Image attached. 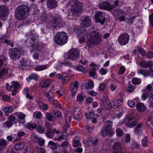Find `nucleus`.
<instances>
[{
  "instance_id": "nucleus-1",
  "label": "nucleus",
  "mask_w": 153,
  "mask_h": 153,
  "mask_svg": "<svg viewBox=\"0 0 153 153\" xmlns=\"http://www.w3.org/2000/svg\"><path fill=\"white\" fill-rule=\"evenodd\" d=\"M66 5L73 16H77L82 9L81 3L77 0H70Z\"/></svg>"
},
{
  "instance_id": "nucleus-2",
  "label": "nucleus",
  "mask_w": 153,
  "mask_h": 153,
  "mask_svg": "<svg viewBox=\"0 0 153 153\" xmlns=\"http://www.w3.org/2000/svg\"><path fill=\"white\" fill-rule=\"evenodd\" d=\"M29 14V10L28 7L25 6L19 7L15 11V16L19 20L25 19Z\"/></svg>"
},
{
  "instance_id": "nucleus-3",
  "label": "nucleus",
  "mask_w": 153,
  "mask_h": 153,
  "mask_svg": "<svg viewBox=\"0 0 153 153\" xmlns=\"http://www.w3.org/2000/svg\"><path fill=\"white\" fill-rule=\"evenodd\" d=\"M91 37L88 39L87 45L89 48L93 47L97 44L100 43L102 40L100 34L96 31L92 32L90 33Z\"/></svg>"
},
{
  "instance_id": "nucleus-4",
  "label": "nucleus",
  "mask_w": 153,
  "mask_h": 153,
  "mask_svg": "<svg viewBox=\"0 0 153 153\" xmlns=\"http://www.w3.org/2000/svg\"><path fill=\"white\" fill-rule=\"evenodd\" d=\"M62 26V20L60 16H53L51 20L46 25L47 28L53 30L58 29Z\"/></svg>"
},
{
  "instance_id": "nucleus-5",
  "label": "nucleus",
  "mask_w": 153,
  "mask_h": 153,
  "mask_svg": "<svg viewBox=\"0 0 153 153\" xmlns=\"http://www.w3.org/2000/svg\"><path fill=\"white\" fill-rule=\"evenodd\" d=\"M68 37L67 33L65 32H58L55 37V41L56 43L59 45H64L68 40Z\"/></svg>"
},
{
  "instance_id": "nucleus-6",
  "label": "nucleus",
  "mask_w": 153,
  "mask_h": 153,
  "mask_svg": "<svg viewBox=\"0 0 153 153\" xmlns=\"http://www.w3.org/2000/svg\"><path fill=\"white\" fill-rule=\"evenodd\" d=\"M112 126V123L111 121H106L100 131V134L102 136L111 134L113 133Z\"/></svg>"
},
{
  "instance_id": "nucleus-7",
  "label": "nucleus",
  "mask_w": 153,
  "mask_h": 153,
  "mask_svg": "<svg viewBox=\"0 0 153 153\" xmlns=\"http://www.w3.org/2000/svg\"><path fill=\"white\" fill-rule=\"evenodd\" d=\"M79 55V51L76 49H73L70 50L69 52L65 55V57L72 60H74L77 59Z\"/></svg>"
},
{
  "instance_id": "nucleus-8",
  "label": "nucleus",
  "mask_w": 153,
  "mask_h": 153,
  "mask_svg": "<svg viewBox=\"0 0 153 153\" xmlns=\"http://www.w3.org/2000/svg\"><path fill=\"white\" fill-rule=\"evenodd\" d=\"M21 54V50L18 48H12L9 51L10 57L11 59H19L20 57Z\"/></svg>"
},
{
  "instance_id": "nucleus-9",
  "label": "nucleus",
  "mask_w": 153,
  "mask_h": 153,
  "mask_svg": "<svg viewBox=\"0 0 153 153\" xmlns=\"http://www.w3.org/2000/svg\"><path fill=\"white\" fill-rule=\"evenodd\" d=\"M105 13L101 11H97L95 15V22L100 23L102 25L104 24L106 20L105 17Z\"/></svg>"
},
{
  "instance_id": "nucleus-10",
  "label": "nucleus",
  "mask_w": 153,
  "mask_h": 153,
  "mask_svg": "<svg viewBox=\"0 0 153 153\" xmlns=\"http://www.w3.org/2000/svg\"><path fill=\"white\" fill-rule=\"evenodd\" d=\"M129 38V36L127 33H122L120 34L118 38V42L121 45H125L128 42Z\"/></svg>"
},
{
  "instance_id": "nucleus-11",
  "label": "nucleus",
  "mask_w": 153,
  "mask_h": 153,
  "mask_svg": "<svg viewBox=\"0 0 153 153\" xmlns=\"http://www.w3.org/2000/svg\"><path fill=\"white\" fill-rule=\"evenodd\" d=\"M81 25L84 27H88L91 24V20L88 16H83L81 18Z\"/></svg>"
},
{
  "instance_id": "nucleus-12",
  "label": "nucleus",
  "mask_w": 153,
  "mask_h": 153,
  "mask_svg": "<svg viewBox=\"0 0 153 153\" xmlns=\"http://www.w3.org/2000/svg\"><path fill=\"white\" fill-rule=\"evenodd\" d=\"M8 9L7 7L4 5L0 6V18L4 20L6 18V16L8 14Z\"/></svg>"
},
{
  "instance_id": "nucleus-13",
  "label": "nucleus",
  "mask_w": 153,
  "mask_h": 153,
  "mask_svg": "<svg viewBox=\"0 0 153 153\" xmlns=\"http://www.w3.org/2000/svg\"><path fill=\"white\" fill-rule=\"evenodd\" d=\"M125 120L126 122V126L130 128L134 127L137 123V122L134 120V117H128Z\"/></svg>"
},
{
  "instance_id": "nucleus-14",
  "label": "nucleus",
  "mask_w": 153,
  "mask_h": 153,
  "mask_svg": "<svg viewBox=\"0 0 153 153\" xmlns=\"http://www.w3.org/2000/svg\"><path fill=\"white\" fill-rule=\"evenodd\" d=\"M99 6L100 8L105 9L110 11L112 10V9L113 8L112 7H113L112 5L111 4L107 1L101 2L99 4Z\"/></svg>"
},
{
  "instance_id": "nucleus-15",
  "label": "nucleus",
  "mask_w": 153,
  "mask_h": 153,
  "mask_svg": "<svg viewBox=\"0 0 153 153\" xmlns=\"http://www.w3.org/2000/svg\"><path fill=\"white\" fill-rule=\"evenodd\" d=\"M65 125V126L63 127V133L59 137L54 138V141L57 140L59 141L65 138H66V139L67 140L68 136V135L67 133H66V132L67 131L68 128L69 126H68V125Z\"/></svg>"
},
{
  "instance_id": "nucleus-16",
  "label": "nucleus",
  "mask_w": 153,
  "mask_h": 153,
  "mask_svg": "<svg viewBox=\"0 0 153 153\" xmlns=\"http://www.w3.org/2000/svg\"><path fill=\"white\" fill-rule=\"evenodd\" d=\"M30 38H31L33 44V45H31V47H32V48L31 49L30 52H32L36 49L37 50L39 51L42 50V48H41V47L39 45L37 44L36 42H35V41H36V39H35L34 37L33 36H30Z\"/></svg>"
},
{
  "instance_id": "nucleus-17",
  "label": "nucleus",
  "mask_w": 153,
  "mask_h": 153,
  "mask_svg": "<svg viewBox=\"0 0 153 153\" xmlns=\"http://www.w3.org/2000/svg\"><path fill=\"white\" fill-rule=\"evenodd\" d=\"M11 85L10 88H13L12 90V95L14 96L16 94L14 92L16 93L17 92V90L20 88V85L16 81H13L11 82Z\"/></svg>"
},
{
  "instance_id": "nucleus-18",
  "label": "nucleus",
  "mask_w": 153,
  "mask_h": 153,
  "mask_svg": "<svg viewBox=\"0 0 153 153\" xmlns=\"http://www.w3.org/2000/svg\"><path fill=\"white\" fill-rule=\"evenodd\" d=\"M79 86V82L76 81L75 82H73L70 85V90L72 94L74 96L78 90L77 88Z\"/></svg>"
},
{
  "instance_id": "nucleus-19",
  "label": "nucleus",
  "mask_w": 153,
  "mask_h": 153,
  "mask_svg": "<svg viewBox=\"0 0 153 153\" xmlns=\"http://www.w3.org/2000/svg\"><path fill=\"white\" fill-rule=\"evenodd\" d=\"M140 65L141 67L143 68H149L150 69H152V67L153 66V62L150 61H143L140 62Z\"/></svg>"
},
{
  "instance_id": "nucleus-20",
  "label": "nucleus",
  "mask_w": 153,
  "mask_h": 153,
  "mask_svg": "<svg viewBox=\"0 0 153 153\" xmlns=\"http://www.w3.org/2000/svg\"><path fill=\"white\" fill-rule=\"evenodd\" d=\"M46 4L48 8L53 9L57 6V1L56 0H47Z\"/></svg>"
},
{
  "instance_id": "nucleus-21",
  "label": "nucleus",
  "mask_w": 153,
  "mask_h": 153,
  "mask_svg": "<svg viewBox=\"0 0 153 153\" xmlns=\"http://www.w3.org/2000/svg\"><path fill=\"white\" fill-rule=\"evenodd\" d=\"M122 146L120 143H116L113 146L114 153H125L121 151Z\"/></svg>"
},
{
  "instance_id": "nucleus-22",
  "label": "nucleus",
  "mask_w": 153,
  "mask_h": 153,
  "mask_svg": "<svg viewBox=\"0 0 153 153\" xmlns=\"http://www.w3.org/2000/svg\"><path fill=\"white\" fill-rule=\"evenodd\" d=\"M55 132L58 134L59 133V131L58 130H56V128H53L52 130L49 129L47 131L46 133V135L47 137L51 138L53 137Z\"/></svg>"
},
{
  "instance_id": "nucleus-23",
  "label": "nucleus",
  "mask_w": 153,
  "mask_h": 153,
  "mask_svg": "<svg viewBox=\"0 0 153 153\" xmlns=\"http://www.w3.org/2000/svg\"><path fill=\"white\" fill-rule=\"evenodd\" d=\"M122 102V100L121 99L118 101H113L110 102V105L113 108H117L120 105V103Z\"/></svg>"
},
{
  "instance_id": "nucleus-24",
  "label": "nucleus",
  "mask_w": 153,
  "mask_h": 153,
  "mask_svg": "<svg viewBox=\"0 0 153 153\" xmlns=\"http://www.w3.org/2000/svg\"><path fill=\"white\" fill-rule=\"evenodd\" d=\"M137 110L140 112H143L145 111L146 109V107L143 103L139 102L136 105Z\"/></svg>"
},
{
  "instance_id": "nucleus-25",
  "label": "nucleus",
  "mask_w": 153,
  "mask_h": 153,
  "mask_svg": "<svg viewBox=\"0 0 153 153\" xmlns=\"http://www.w3.org/2000/svg\"><path fill=\"white\" fill-rule=\"evenodd\" d=\"M45 95L46 97L48 99L49 101L51 103L54 104L53 94L51 91H50L48 92L45 93Z\"/></svg>"
},
{
  "instance_id": "nucleus-26",
  "label": "nucleus",
  "mask_w": 153,
  "mask_h": 153,
  "mask_svg": "<svg viewBox=\"0 0 153 153\" xmlns=\"http://www.w3.org/2000/svg\"><path fill=\"white\" fill-rule=\"evenodd\" d=\"M17 117L19 119V122L22 124H23L25 122V115L23 113L19 112L17 113Z\"/></svg>"
},
{
  "instance_id": "nucleus-27",
  "label": "nucleus",
  "mask_w": 153,
  "mask_h": 153,
  "mask_svg": "<svg viewBox=\"0 0 153 153\" xmlns=\"http://www.w3.org/2000/svg\"><path fill=\"white\" fill-rule=\"evenodd\" d=\"M51 81L49 80H42L40 82V86L42 88H47L51 83Z\"/></svg>"
},
{
  "instance_id": "nucleus-28",
  "label": "nucleus",
  "mask_w": 153,
  "mask_h": 153,
  "mask_svg": "<svg viewBox=\"0 0 153 153\" xmlns=\"http://www.w3.org/2000/svg\"><path fill=\"white\" fill-rule=\"evenodd\" d=\"M73 116L74 118L76 120H78L81 118L82 117V114L80 111L79 110L74 111L73 113Z\"/></svg>"
},
{
  "instance_id": "nucleus-29",
  "label": "nucleus",
  "mask_w": 153,
  "mask_h": 153,
  "mask_svg": "<svg viewBox=\"0 0 153 153\" xmlns=\"http://www.w3.org/2000/svg\"><path fill=\"white\" fill-rule=\"evenodd\" d=\"M48 147L52 150H56L57 147V146L56 143L51 141H50L49 142Z\"/></svg>"
},
{
  "instance_id": "nucleus-30",
  "label": "nucleus",
  "mask_w": 153,
  "mask_h": 153,
  "mask_svg": "<svg viewBox=\"0 0 153 153\" xmlns=\"http://www.w3.org/2000/svg\"><path fill=\"white\" fill-rule=\"evenodd\" d=\"M52 115L51 113L47 112L45 116V119H47L50 121L54 120L55 119V118Z\"/></svg>"
},
{
  "instance_id": "nucleus-31",
  "label": "nucleus",
  "mask_w": 153,
  "mask_h": 153,
  "mask_svg": "<svg viewBox=\"0 0 153 153\" xmlns=\"http://www.w3.org/2000/svg\"><path fill=\"white\" fill-rule=\"evenodd\" d=\"M24 147V144L21 143H19L16 144L14 146L15 149L17 151L23 149Z\"/></svg>"
},
{
  "instance_id": "nucleus-32",
  "label": "nucleus",
  "mask_w": 153,
  "mask_h": 153,
  "mask_svg": "<svg viewBox=\"0 0 153 153\" xmlns=\"http://www.w3.org/2000/svg\"><path fill=\"white\" fill-rule=\"evenodd\" d=\"M137 72L138 74H141L145 76L149 75V71L147 70L140 69L138 70Z\"/></svg>"
},
{
  "instance_id": "nucleus-33",
  "label": "nucleus",
  "mask_w": 153,
  "mask_h": 153,
  "mask_svg": "<svg viewBox=\"0 0 153 153\" xmlns=\"http://www.w3.org/2000/svg\"><path fill=\"white\" fill-rule=\"evenodd\" d=\"M143 126V124L142 123H138L135 128L134 131V133L136 134H137L139 133Z\"/></svg>"
},
{
  "instance_id": "nucleus-34",
  "label": "nucleus",
  "mask_w": 153,
  "mask_h": 153,
  "mask_svg": "<svg viewBox=\"0 0 153 153\" xmlns=\"http://www.w3.org/2000/svg\"><path fill=\"white\" fill-rule=\"evenodd\" d=\"M71 116L70 114H67L65 116V125L69 126V123L71 120Z\"/></svg>"
},
{
  "instance_id": "nucleus-35",
  "label": "nucleus",
  "mask_w": 153,
  "mask_h": 153,
  "mask_svg": "<svg viewBox=\"0 0 153 153\" xmlns=\"http://www.w3.org/2000/svg\"><path fill=\"white\" fill-rule=\"evenodd\" d=\"M72 146L74 148L81 146V144L79 140L74 139L72 141Z\"/></svg>"
},
{
  "instance_id": "nucleus-36",
  "label": "nucleus",
  "mask_w": 153,
  "mask_h": 153,
  "mask_svg": "<svg viewBox=\"0 0 153 153\" xmlns=\"http://www.w3.org/2000/svg\"><path fill=\"white\" fill-rule=\"evenodd\" d=\"M34 149L33 148L27 147L24 150L23 153H34Z\"/></svg>"
},
{
  "instance_id": "nucleus-37",
  "label": "nucleus",
  "mask_w": 153,
  "mask_h": 153,
  "mask_svg": "<svg viewBox=\"0 0 153 153\" xmlns=\"http://www.w3.org/2000/svg\"><path fill=\"white\" fill-rule=\"evenodd\" d=\"M51 114L53 115H54L57 117H61L62 115L61 112L57 110H53L51 112Z\"/></svg>"
},
{
  "instance_id": "nucleus-38",
  "label": "nucleus",
  "mask_w": 153,
  "mask_h": 153,
  "mask_svg": "<svg viewBox=\"0 0 153 153\" xmlns=\"http://www.w3.org/2000/svg\"><path fill=\"white\" fill-rule=\"evenodd\" d=\"M9 120L10 122L13 124H16L17 122V118L13 115H11L9 117Z\"/></svg>"
},
{
  "instance_id": "nucleus-39",
  "label": "nucleus",
  "mask_w": 153,
  "mask_h": 153,
  "mask_svg": "<svg viewBox=\"0 0 153 153\" xmlns=\"http://www.w3.org/2000/svg\"><path fill=\"white\" fill-rule=\"evenodd\" d=\"M94 87L93 82L91 80L88 81V85L86 86L85 88L87 89H90L93 88Z\"/></svg>"
},
{
  "instance_id": "nucleus-40",
  "label": "nucleus",
  "mask_w": 153,
  "mask_h": 153,
  "mask_svg": "<svg viewBox=\"0 0 153 153\" xmlns=\"http://www.w3.org/2000/svg\"><path fill=\"white\" fill-rule=\"evenodd\" d=\"M7 142L4 139L0 140V148H5L7 145Z\"/></svg>"
},
{
  "instance_id": "nucleus-41",
  "label": "nucleus",
  "mask_w": 153,
  "mask_h": 153,
  "mask_svg": "<svg viewBox=\"0 0 153 153\" xmlns=\"http://www.w3.org/2000/svg\"><path fill=\"white\" fill-rule=\"evenodd\" d=\"M141 79L137 78H134L132 80V83L135 85H139L141 82Z\"/></svg>"
},
{
  "instance_id": "nucleus-42",
  "label": "nucleus",
  "mask_w": 153,
  "mask_h": 153,
  "mask_svg": "<svg viewBox=\"0 0 153 153\" xmlns=\"http://www.w3.org/2000/svg\"><path fill=\"white\" fill-rule=\"evenodd\" d=\"M8 71L7 69L3 68L0 71V78L7 74Z\"/></svg>"
},
{
  "instance_id": "nucleus-43",
  "label": "nucleus",
  "mask_w": 153,
  "mask_h": 153,
  "mask_svg": "<svg viewBox=\"0 0 153 153\" xmlns=\"http://www.w3.org/2000/svg\"><path fill=\"white\" fill-rule=\"evenodd\" d=\"M110 102L108 100H104L103 101V104L105 109H108L109 107Z\"/></svg>"
},
{
  "instance_id": "nucleus-44",
  "label": "nucleus",
  "mask_w": 153,
  "mask_h": 153,
  "mask_svg": "<svg viewBox=\"0 0 153 153\" xmlns=\"http://www.w3.org/2000/svg\"><path fill=\"white\" fill-rule=\"evenodd\" d=\"M40 107H42L44 110H46L48 108V106L46 104L43 103L42 102H40L39 103Z\"/></svg>"
},
{
  "instance_id": "nucleus-45",
  "label": "nucleus",
  "mask_w": 153,
  "mask_h": 153,
  "mask_svg": "<svg viewBox=\"0 0 153 153\" xmlns=\"http://www.w3.org/2000/svg\"><path fill=\"white\" fill-rule=\"evenodd\" d=\"M36 130L39 133L43 134L45 132V129L43 126H40L37 128Z\"/></svg>"
},
{
  "instance_id": "nucleus-46",
  "label": "nucleus",
  "mask_w": 153,
  "mask_h": 153,
  "mask_svg": "<svg viewBox=\"0 0 153 153\" xmlns=\"http://www.w3.org/2000/svg\"><path fill=\"white\" fill-rule=\"evenodd\" d=\"M45 65H38L35 68V69L36 71H41L44 70L46 68Z\"/></svg>"
},
{
  "instance_id": "nucleus-47",
  "label": "nucleus",
  "mask_w": 153,
  "mask_h": 153,
  "mask_svg": "<svg viewBox=\"0 0 153 153\" xmlns=\"http://www.w3.org/2000/svg\"><path fill=\"white\" fill-rule=\"evenodd\" d=\"M149 95V94L148 93L147 91H145L142 95L141 97L142 100H145L148 98Z\"/></svg>"
},
{
  "instance_id": "nucleus-48",
  "label": "nucleus",
  "mask_w": 153,
  "mask_h": 153,
  "mask_svg": "<svg viewBox=\"0 0 153 153\" xmlns=\"http://www.w3.org/2000/svg\"><path fill=\"white\" fill-rule=\"evenodd\" d=\"M21 65L22 66L26 67L29 65V63L27 60L23 59L21 61Z\"/></svg>"
},
{
  "instance_id": "nucleus-49",
  "label": "nucleus",
  "mask_w": 153,
  "mask_h": 153,
  "mask_svg": "<svg viewBox=\"0 0 153 153\" xmlns=\"http://www.w3.org/2000/svg\"><path fill=\"white\" fill-rule=\"evenodd\" d=\"M26 127L30 129L31 128H35L36 127V125L35 124L32 123H28L26 125Z\"/></svg>"
},
{
  "instance_id": "nucleus-50",
  "label": "nucleus",
  "mask_w": 153,
  "mask_h": 153,
  "mask_svg": "<svg viewBox=\"0 0 153 153\" xmlns=\"http://www.w3.org/2000/svg\"><path fill=\"white\" fill-rule=\"evenodd\" d=\"M13 110V108L11 107H5L4 109V111L6 113L5 115H7V113H10Z\"/></svg>"
},
{
  "instance_id": "nucleus-51",
  "label": "nucleus",
  "mask_w": 153,
  "mask_h": 153,
  "mask_svg": "<svg viewBox=\"0 0 153 153\" xmlns=\"http://www.w3.org/2000/svg\"><path fill=\"white\" fill-rule=\"evenodd\" d=\"M94 113L93 112H91L89 113L88 114H86V118L88 119H91L94 116Z\"/></svg>"
},
{
  "instance_id": "nucleus-52",
  "label": "nucleus",
  "mask_w": 153,
  "mask_h": 153,
  "mask_svg": "<svg viewBox=\"0 0 153 153\" xmlns=\"http://www.w3.org/2000/svg\"><path fill=\"white\" fill-rule=\"evenodd\" d=\"M93 128L90 126H86V129L89 133H91L93 131Z\"/></svg>"
},
{
  "instance_id": "nucleus-53",
  "label": "nucleus",
  "mask_w": 153,
  "mask_h": 153,
  "mask_svg": "<svg viewBox=\"0 0 153 153\" xmlns=\"http://www.w3.org/2000/svg\"><path fill=\"white\" fill-rule=\"evenodd\" d=\"M135 89V87L132 85H130L128 87L127 91L128 92H131Z\"/></svg>"
},
{
  "instance_id": "nucleus-54",
  "label": "nucleus",
  "mask_w": 153,
  "mask_h": 153,
  "mask_svg": "<svg viewBox=\"0 0 153 153\" xmlns=\"http://www.w3.org/2000/svg\"><path fill=\"white\" fill-rule=\"evenodd\" d=\"M10 100V97L8 95H4L3 96L2 100L4 101L9 102Z\"/></svg>"
},
{
  "instance_id": "nucleus-55",
  "label": "nucleus",
  "mask_w": 153,
  "mask_h": 153,
  "mask_svg": "<svg viewBox=\"0 0 153 153\" xmlns=\"http://www.w3.org/2000/svg\"><path fill=\"white\" fill-rule=\"evenodd\" d=\"M150 100V106L152 107H153V95L150 94V95L149 97Z\"/></svg>"
},
{
  "instance_id": "nucleus-56",
  "label": "nucleus",
  "mask_w": 153,
  "mask_h": 153,
  "mask_svg": "<svg viewBox=\"0 0 153 153\" xmlns=\"http://www.w3.org/2000/svg\"><path fill=\"white\" fill-rule=\"evenodd\" d=\"M93 139L92 137L90 136L88 137L86 139V144L87 145H90V143L92 142Z\"/></svg>"
},
{
  "instance_id": "nucleus-57",
  "label": "nucleus",
  "mask_w": 153,
  "mask_h": 153,
  "mask_svg": "<svg viewBox=\"0 0 153 153\" xmlns=\"http://www.w3.org/2000/svg\"><path fill=\"white\" fill-rule=\"evenodd\" d=\"M7 59V58L6 57H4L1 59L0 58V69L2 68L4 63L6 62Z\"/></svg>"
},
{
  "instance_id": "nucleus-58",
  "label": "nucleus",
  "mask_w": 153,
  "mask_h": 153,
  "mask_svg": "<svg viewBox=\"0 0 153 153\" xmlns=\"http://www.w3.org/2000/svg\"><path fill=\"white\" fill-rule=\"evenodd\" d=\"M38 78V76L36 74H33L30 76L29 78L30 79H34L35 80H37Z\"/></svg>"
},
{
  "instance_id": "nucleus-59",
  "label": "nucleus",
  "mask_w": 153,
  "mask_h": 153,
  "mask_svg": "<svg viewBox=\"0 0 153 153\" xmlns=\"http://www.w3.org/2000/svg\"><path fill=\"white\" fill-rule=\"evenodd\" d=\"M137 50L139 51L141 54L143 55H145L146 54L145 51L144 49L142 48H140L139 47H137Z\"/></svg>"
},
{
  "instance_id": "nucleus-60",
  "label": "nucleus",
  "mask_w": 153,
  "mask_h": 153,
  "mask_svg": "<svg viewBox=\"0 0 153 153\" xmlns=\"http://www.w3.org/2000/svg\"><path fill=\"white\" fill-rule=\"evenodd\" d=\"M33 116L36 119H40L42 116V114L40 112L34 113L33 114Z\"/></svg>"
},
{
  "instance_id": "nucleus-61",
  "label": "nucleus",
  "mask_w": 153,
  "mask_h": 153,
  "mask_svg": "<svg viewBox=\"0 0 153 153\" xmlns=\"http://www.w3.org/2000/svg\"><path fill=\"white\" fill-rule=\"evenodd\" d=\"M128 105L131 107L134 108L135 106V103L131 100H129L128 102Z\"/></svg>"
},
{
  "instance_id": "nucleus-62",
  "label": "nucleus",
  "mask_w": 153,
  "mask_h": 153,
  "mask_svg": "<svg viewBox=\"0 0 153 153\" xmlns=\"http://www.w3.org/2000/svg\"><path fill=\"white\" fill-rule=\"evenodd\" d=\"M147 139V137H145L142 141V143L144 146H147V144L148 143L147 141H146Z\"/></svg>"
},
{
  "instance_id": "nucleus-63",
  "label": "nucleus",
  "mask_w": 153,
  "mask_h": 153,
  "mask_svg": "<svg viewBox=\"0 0 153 153\" xmlns=\"http://www.w3.org/2000/svg\"><path fill=\"white\" fill-rule=\"evenodd\" d=\"M95 68H94L92 71L89 72V74L90 76L91 77L94 76L96 74L95 71H96Z\"/></svg>"
},
{
  "instance_id": "nucleus-64",
  "label": "nucleus",
  "mask_w": 153,
  "mask_h": 153,
  "mask_svg": "<svg viewBox=\"0 0 153 153\" xmlns=\"http://www.w3.org/2000/svg\"><path fill=\"white\" fill-rule=\"evenodd\" d=\"M116 133L117 135L118 136H121L123 134V131L120 128H117L116 130Z\"/></svg>"
}]
</instances>
